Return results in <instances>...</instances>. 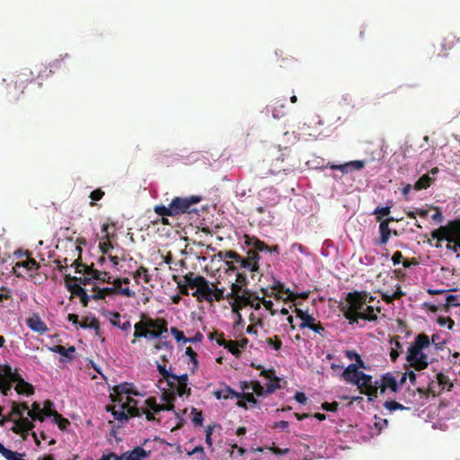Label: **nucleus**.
<instances>
[{
	"label": "nucleus",
	"instance_id": "obj_1",
	"mask_svg": "<svg viewBox=\"0 0 460 460\" xmlns=\"http://www.w3.org/2000/svg\"><path fill=\"white\" fill-rule=\"evenodd\" d=\"M172 279L184 295H189L190 288L194 289L192 296L199 301H220L226 297L225 288H219L218 282L210 284L203 276H196L193 272L187 273L183 279L173 275Z\"/></svg>",
	"mask_w": 460,
	"mask_h": 460
},
{
	"label": "nucleus",
	"instance_id": "obj_2",
	"mask_svg": "<svg viewBox=\"0 0 460 460\" xmlns=\"http://www.w3.org/2000/svg\"><path fill=\"white\" fill-rule=\"evenodd\" d=\"M235 277V282L231 284V292L226 294V297L231 305L232 312L241 316L240 311L243 308L259 309L261 298L243 288L247 285L245 273L237 272Z\"/></svg>",
	"mask_w": 460,
	"mask_h": 460
},
{
	"label": "nucleus",
	"instance_id": "obj_3",
	"mask_svg": "<svg viewBox=\"0 0 460 460\" xmlns=\"http://www.w3.org/2000/svg\"><path fill=\"white\" fill-rule=\"evenodd\" d=\"M373 301V296L367 291H353L347 294L339 307L343 316H376L374 306L369 305Z\"/></svg>",
	"mask_w": 460,
	"mask_h": 460
},
{
	"label": "nucleus",
	"instance_id": "obj_4",
	"mask_svg": "<svg viewBox=\"0 0 460 460\" xmlns=\"http://www.w3.org/2000/svg\"><path fill=\"white\" fill-rule=\"evenodd\" d=\"M429 347L430 340L429 336L421 333L416 336L414 342L409 348L406 359L416 370H422L428 367L429 358L423 350Z\"/></svg>",
	"mask_w": 460,
	"mask_h": 460
},
{
	"label": "nucleus",
	"instance_id": "obj_5",
	"mask_svg": "<svg viewBox=\"0 0 460 460\" xmlns=\"http://www.w3.org/2000/svg\"><path fill=\"white\" fill-rule=\"evenodd\" d=\"M431 237L437 239L438 243L447 241V250L455 253L460 251V225L456 219L449 221L446 226L433 230Z\"/></svg>",
	"mask_w": 460,
	"mask_h": 460
},
{
	"label": "nucleus",
	"instance_id": "obj_6",
	"mask_svg": "<svg viewBox=\"0 0 460 460\" xmlns=\"http://www.w3.org/2000/svg\"><path fill=\"white\" fill-rule=\"evenodd\" d=\"M166 332L167 323L164 318H141V321L135 324L134 336L152 340L159 338Z\"/></svg>",
	"mask_w": 460,
	"mask_h": 460
},
{
	"label": "nucleus",
	"instance_id": "obj_7",
	"mask_svg": "<svg viewBox=\"0 0 460 460\" xmlns=\"http://www.w3.org/2000/svg\"><path fill=\"white\" fill-rule=\"evenodd\" d=\"M300 165V161L288 147L280 150V155L275 158L270 164L271 174H288L294 172Z\"/></svg>",
	"mask_w": 460,
	"mask_h": 460
},
{
	"label": "nucleus",
	"instance_id": "obj_8",
	"mask_svg": "<svg viewBox=\"0 0 460 460\" xmlns=\"http://www.w3.org/2000/svg\"><path fill=\"white\" fill-rule=\"evenodd\" d=\"M174 399L172 394L168 393L163 394V400L166 401V404H159L156 402L155 397H148L145 400L144 409H142V412L146 415V419L148 421H157L160 420L155 418V414L159 413L162 411H172L174 409V404L172 401Z\"/></svg>",
	"mask_w": 460,
	"mask_h": 460
},
{
	"label": "nucleus",
	"instance_id": "obj_9",
	"mask_svg": "<svg viewBox=\"0 0 460 460\" xmlns=\"http://www.w3.org/2000/svg\"><path fill=\"white\" fill-rule=\"evenodd\" d=\"M34 79L33 74L29 69H25L11 78L6 84V93L10 96V101H17L19 96L23 93L29 82Z\"/></svg>",
	"mask_w": 460,
	"mask_h": 460
},
{
	"label": "nucleus",
	"instance_id": "obj_10",
	"mask_svg": "<svg viewBox=\"0 0 460 460\" xmlns=\"http://www.w3.org/2000/svg\"><path fill=\"white\" fill-rule=\"evenodd\" d=\"M119 403V406L114 405L112 408H111L114 419L119 421L128 420V415L132 417H139L144 415L142 412L144 406L137 407V402L134 399L127 398V401H123L122 402ZM108 411H110V408H108Z\"/></svg>",
	"mask_w": 460,
	"mask_h": 460
},
{
	"label": "nucleus",
	"instance_id": "obj_11",
	"mask_svg": "<svg viewBox=\"0 0 460 460\" xmlns=\"http://www.w3.org/2000/svg\"><path fill=\"white\" fill-rule=\"evenodd\" d=\"M261 376L267 378L270 382L266 385V388H264L259 381H253L249 384L250 389L252 391V393H253V394H255L257 396H263L265 394L274 393L278 388L280 387V378L275 376L273 369H262Z\"/></svg>",
	"mask_w": 460,
	"mask_h": 460
},
{
	"label": "nucleus",
	"instance_id": "obj_12",
	"mask_svg": "<svg viewBox=\"0 0 460 460\" xmlns=\"http://www.w3.org/2000/svg\"><path fill=\"white\" fill-rule=\"evenodd\" d=\"M31 252L29 251H22L18 250L14 252V255L17 259H20L13 266V272L17 277L22 276V272L18 271L20 268H22L24 271L30 275V277H33L34 273L39 270L40 268V263L33 258L31 257Z\"/></svg>",
	"mask_w": 460,
	"mask_h": 460
},
{
	"label": "nucleus",
	"instance_id": "obj_13",
	"mask_svg": "<svg viewBox=\"0 0 460 460\" xmlns=\"http://www.w3.org/2000/svg\"><path fill=\"white\" fill-rule=\"evenodd\" d=\"M111 283L113 287L111 288H93L91 296L93 300L102 299L105 300L106 303L113 300L118 296L119 290L123 287V284H129V279L127 278L116 279Z\"/></svg>",
	"mask_w": 460,
	"mask_h": 460
},
{
	"label": "nucleus",
	"instance_id": "obj_14",
	"mask_svg": "<svg viewBox=\"0 0 460 460\" xmlns=\"http://www.w3.org/2000/svg\"><path fill=\"white\" fill-rule=\"evenodd\" d=\"M75 249L79 251L78 258L72 263V266L75 269V272H84L86 275H90L94 280L111 283V277L108 272L94 269L93 264L90 266L84 264L81 261L82 249L79 247Z\"/></svg>",
	"mask_w": 460,
	"mask_h": 460
},
{
	"label": "nucleus",
	"instance_id": "obj_15",
	"mask_svg": "<svg viewBox=\"0 0 460 460\" xmlns=\"http://www.w3.org/2000/svg\"><path fill=\"white\" fill-rule=\"evenodd\" d=\"M201 198L195 195L190 197H175L170 202L171 208H172L174 217H178L185 213H190L191 206L198 204Z\"/></svg>",
	"mask_w": 460,
	"mask_h": 460
},
{
	"label": "nucleus",
	"instance_id": "obj_16",
	"mask_svg": "<svg viewBox=\"0 0 460 460\" xmlns=\"http://www.w3.org/2000/svg\"><path fill=\"white\" fill-rule=\"evenodd\" d=\"M372 379V376L362 372L358 377V383L355 384L361 394L368 396L369 401H373L376 398L378 393V380L373 382Z\"/></svg>",
	"mask_w": 460,
	"mask_h": 460
},
{
	"label": "nucleus",
	"instance_id": "obj_17",
	"mask_svg": "<svg viewBox=\"0 0 460 460\" xmlns=\"http://www.w3.org/2000/svg\"><path fill=\"white\" fill-rule=\"evenodd\" d=\"M19 376L9 365L0 366V390L4 396L11 391L12 384L19 380Z\"/></svg>",
	"mask_w": 460,
	"mask_h": 460
},
{
	"label": "nucleus",
	"instance_id": "obj_18",
	"mask_svg": "<svg viewBox=\"0 0 460 460\" xmlns=\"http://www.w3.org/2000/svg\"><path fill=\"white\" fill-rule=\"evenodd\" d=\"M378 390L381 394H385L387 390L396 393L399 390V384L395 373L387 372L384 374L378 380Z\"/></svg>",
	"mask_w": 460,
	"mask_h": 460
},
{
	"label": "nucleus",
	"instance_id": "obj_19",
	"mask_svg": "<svg viewBox=\"0 0 460 460\" xmlns=\"http://www.w3.org/2000/svg\"><path fill=\"white\" fill-rule=\"evenodd\" d=\"M131 394H137V392L134 391L133 384L123 383L114 388V393L111 394V397L114 402H122L127 401V398L131 399L129 397Z\"/></svg>",
	"mask_w": 460,
	"mask_h": 460
},
{
	"label": "nucleus",
	"instance_id": "obj_20",
	"mask_svg": "<svg viewBox=\"0 0 460 460\" xmlns=\"http://www.w3.org/2000/svg\"><path fill=\"white\" fill-rule=\"evenodd\" d=\"M261 257L256 251L250 247V250L247 252V256L243 258V269H245L251 272L258 271L260 265L259 261Z\"/></svg>",
	"mask_w": 460,
	"mask_h": 460
},
{
	"label": "nucleus",
	"instance_id": "obj_21",
	"mask_svg": "<svg viewBox=\"0 0 460 460\" xmlns=\"http://www.w3.org/2000/svg\"><path fill=\"white\" fill-rule=\"evenodd\" d=\"M272 289L278 292V296H276V299H282L284 304H288V302L295 301V294L291 292L288 288H285L283 283L277 281Z\"/></svg>",
	"mask_w": 460,
	"mask_h": 460
},
{
	"label": "nucleus",
	"instance_id": "obj_22",
	"mask_svg": "<svg viewBox=\"0 0 460 460\" xmlns=\"http://www.w3.org/2000/svg\"><path fill=\"white\" fill-rule=\"evenodd\" d=\"M361 373V371L358 370L357 364H349L343 371L342 377L348 383L354 385L358 383V377L360 376Z\"/></svg>",
	"mask_w": 460,
	"mask_h": 460
},
{
	"label": "nucleus",
	"instance_id": "obj_23",
	"mask_svg": "<svg viewBox=\"0 0 460 460\" xmlns=\"http://www.w3.org/2000/svg\"><path fill=\"white\" fill-rule=\"evenodd\" d=\"M69 321H73L75 324H79L82 328H93L95 330L96 334L99 333V322L97 318H68Z\"/></svg>",
	"mask_w": 460,
	"mask_h": 460
},
{
	"label": "nucleus",
	"instance_id": "obj_24",
	"mask_svg": "<svg viewBox=\"0 0 460 460\" xmlns=\"http://www.w3.org/2000/svg\"><path fill=\"white\" fill-rule=\"evenodd\" d=\"M70 289L73 295L80 298L84 305H87L88 302L91 299H93L91 296L92 293L88 294V291L78 284H75L73 287H70ZM90 292H92V290Z\"/></svg>",
	"mask_w": 460,
	"mask_h": 460
},
{
	"label": "nucleus",
	"instance_id": "obj_25",
	"mask_svg": "<svg viewBox=\"0 0 460 460\" xmlns=\"http://www.w3.org/2000/svg\"><path fill=\"white\" fill-rule=\"evenodd\" d=\"M218 257L222 260H231L230 261H234V264H237L239 268L243 269V257L238 254L234 251H221L218 252Z\"/></svg>",
	"mask_w": 460,
	"mask_h": 460
},
{
	"label": "nucleus",
	"instance_id": "obj_26",
	"mask_svg": "<svg viewBox=\"0 0 460 460\" xmlns=\"http://www.w3.org/2000/svg\"><path fill=\"white\" fill-rule=\"evenodd\" d=\"M15 383L16 385L14 389L19 394H25L29 396L34 394L33 385L24 381V379L21 376H19V380H17Z\"/></svg>",
	"mask_w": 460,
	"mask_h": 460
},
{
	"label": "nucleus",
	"instance_id": "obj_27",
	"mask_svg": "<svg viewBox=\"0 0 460 460\" xmlns=\"http://www.w3.org/2000/svg\"><path fill=\"white\" fill-rule=\"evenodd\" d=\"M154 211L158 216L162 217V218L160 219V222L163 225H169V221L166 218V217H174L172 208H171V203L169 204L168 207H165L164 205H156L154 208Z\"/></svg>",
	"mask_w": 460,
	"mask_h": 460
},
{
	"label": "nucleus",
	"instance_id": "obj_28",
	"mask_svg": "<svg viewBox=\"0 0 460 460\" xmlns=\"http://www.w3.org/2000/svg\"><path fill=\"white\" fill-rule=\"evenodd\" d=\"M246 240H245V243L247 246L252 248L254 251H256V252H268V249H269V245L266 244L264 242L259 240L257 237L255 236H252V237H250V236H245Z\"/></svg>",
	"mask_w": 460,
	"mask_h": 460
},
{
	"label": "nucleus",
	"instance_id": "obj_29",
	"mask_svg": "<svg viewBox=\"0 0 460 460\" xmlns=\"http://www.w3.org/2000/svg\"><path fill=\"white\" fill-rule=\"evenodd\" d=\"M26 324L32 331L40 334L45 333L48 331V327L40 318H26Z\"/></svg>",
	"mask_w": 460,
	"mask_h": 460
},
{
	"label": "nucleus",
	"instance_id": "obj_30",
	"mask_svg": "<svg viewBox=\"0 0 460 460\" xmlns=\"http://www.w3.org/2000/svg\"><path fill=\"white\" fill-rule=\"evenodd\" d=\"M18 422L25 429L26 434L30 431H31V436L33 437L35 443L39 446L40 444V439L38 438V436L35 432H33V429L35 428V425L33 423L34 420L31 419L29 420L28 418H24L23 415H21L17 419Z\"/></svg>",
	"mask_w": 460,
	"mask_h": 460
},
{
	"label": "nucleus",
	"instance_id": "obj_31",
	"mask_svg": "<svg viewBox=\"0 0 460 460\" xmlns=\"http://www.w3.org/2000/svg\"><path fill=\"white\" fill-rule=\"evenodd\" d=\"M380 239L378 243L385 245L387 243L391 236V229L389 228L388 220H382L379 224Z\"/></svg>",
	"mask_w": 460,
	"mask_h": 460
},
{
	"label": "nucleus",
	"instance_id": "obj_32",
	"mask_svg": "<svg viewBox=\"0 0 460 460\" xmlns=\"http://www.w3.org/2000/svg\"><path fill=\"white\" fill-rule=\"evenodd\" d=\"M21 415H22V411L19 409L18 402H12V410L5 418L0 419V426H4L7 420L13 421L17 420Z\"/></svg>",
	"mask_w": 460,
	"mask_h": 460
},
{
	"label": "nucleus",
	"instance_id": "obj_33",
	"mask_svg": "<svg viewBox=\"0 0 460 460\" xmlns=\"http://www.w3.org/2000/svg\"><path fill=\"white\" fill-rule=\"evenodd\" d=\"M302 320L300 326L301 327H308L314 331L315 332L322 334L324 332V328L321 325L320 323H316V318H300Z\"/></svg>",
	"mask_w": 460,
	"mask_h": 460
},
{
	"label": "nucleus",
	"instance_id": "obj_34",
	"mask_svg": "<svg viewBox=\"0 0 460 460\" xmlns=\"http://www.w3.org/2000/svg\"><path fill=\"white\" fill-rule=\"evenodd\" d=\"M125 454H127V456L124 460H143L147 456L146 451L141 447H137L132 451L126 452Z\"/></svg>",
	"mask_w": 460,
	"mask_h": 460
},
{
	"label": "nucleus",
	"instance_id": "obj_35",
	"mask_svg": "<svg viewBox=\"0 0 460 460\" xmlns=\"http://www.w3.org/2000/svg\"><path fill=\"white\" fill-rule=\"evenodd\" d=\"M28 417L32 420L43 421L42 408L39 402H34L31 404V409L28 410Z\"/></svg>",
	"mask_w": 460,
	"mask_h": 460
},
{
	"label": "nucleus",
	"instance_id": "obj_36",
	"mask_svg": "<svg viewBox=\"0 0 460 460\" xmlns=\"http://www.w3.org/2000/svg\"><path fill=\"white\" fill-rule=\"evenodd\" d=\"M434 179L431 178L428 173L423 174L414 184L413 189L416 190H425L430 186Z\"/></svg>",
	"mask_w": 460,
	"mask_h": 460
},
{
	"label": "nucleus",
	"instance_id": "obj_37",
	"mask_svg": "<svg viewBox=\"0 0 460 460\" xmlns=\"http://www.w3.org/2000/svg\"><path fill=\"white\" fill-rule=\"evenodd\" d=\"M50 350L58 353L61 356H64L66 358H71L72 354L75 351V349L74 346H70L69 348H65L62 345H55L52 348H50Z\"/></svg>",
	"mask_w": 460,
	"mask_h": 460
},
{
	"label": "nucleus",
	"instance_id": "obj_38",
	"mask_svg": "<svg viewBox=\"0 0 460 460\" xmlns=\"http://www.w3.org/2000/svg\"><path fill=\"white\" fill-rule=\"evenodd\" d=\"M158 371L163 376V378L167 382L169 387L173 390L174 389V382L172 381V379H175V375L170 373L166 370L165 366L158 365L157 366Z\"/></svg>",
	"mask_w": 460,
	"mask_h": 460
},
{
	"label": "nucleus",
	"instance_id": "obj_39",
	"mask_svg": "<svg viewBox=\"0 0 460 460\" xmlns=\"http://www.w3.org/2000/svg\"><path fill=\"white\" fill-rule=\"evenodd\" d=\"M261 304H262L266 310H268L271 315H274L281 307V302L279 299H277V303H273L270 300H265L264 298L261 299Z\"/></svg>",
	"mask_w": 460,
	"mask_h": 460
},
{
	"label": "nucleus",
	"instance_id": "obj_40",
	"mask_svg": "<svg viewBox=\"0 0 460 460\" xmlns=\"http://www.w3.org/2000/svg\"><path fill=\"white\" fill-rule=\"evenodd\" d=\"M53 407H54V403L51 401L46 400L44 402V407L42 408L43 419L45 417H50V416L59 417V413L55 409H53Z\"/></svg>",
	"mask_w": 460,
	"mask_h": 460
},
{
	"label": "nucleus",
	"instance_id": "obj_41",
	"mask_svg": "<svg viewBox=\"0 0 460 460\" xmlns=\"http://www.w3.org/2000/svg\"><path fill=\"white\" fill-rule=\"evenodd\" d=\"M404 295V293L402 291L401 287L397 285L396 290L393 291L392 293L385 292L382 295L383 299L387 302L391 303L395 299H399Z\"/></svg>",
	"mask_w": 460,
	"mask_h": 460
},
{
	"label": "nucleus",
	"instance_id": "obj_42",
	"mask_svg": "<svg viewBox=\"0 0 460 460\" xmlns=\"http://www.w3.org/2000/svg\"><path fill=\"white\" fill-rule=\"evenodd\" d=\"M308 295L309 293L308 292H303L299 295H295V301L293 302H288V306L289 308H291L292 306H295V310L296 312V316H311L310 314H308L307 313H304L301 309H299L297 307V304H296V299L297 298H303V299H305L308 297Z\"/></svg>",
	"mask_w": 460,
	"mask_h": 460
},
{
	"label": "nucleus",
	"instance_id": "obj_43",
	"mask_svg": "<svg viewBox=\"0 0 460 460\" xmlns=\"http://www.w3.org/2000/svg\"><path fill=\"white\" fill-rule=\"evenodd\" d=\"M241 388L243 390L242 393L235 392L234 389H232L230 386L226 387V392L230 394V398H238L242 399V394H244L245 391L250 390V385L247 382H242L241 383Z\"/></svg>",
	"mask_w": 460,
	"mask_h": 460
},
{
	"label": "nucleus",
	"instance_id": "obj_44",
	"mask_svg": "<svg viewBox=\"0 0 460 460\" xmlns=\"http://www.w3.org/2000/svg\"><path fill=\"white\" fill-rule=\"evenodd\" d=\"M438 385L441 387V390H450L453 386V384L450 382L447 376L444 375L443 373H438L436 376Z\"/></svg>",
	"mask_w": 460,
	"mask_h": 460
},
{
	"label": "nucleus",
	"instance_id": "obj_45",
	"mask_svg": "<svg viewBox=\"0 0 460 460\" xmlns=\"http://www.w3.org/2000/svg\"><path fill=\"white\" fill-rule=\"evenodd\" d=\"M191 415L192 419L191 421L194 424L195 427H202L204 417L201 411L198 410L197 408L192 407L191 409Z\"/></svg>",
	"mask_w": 460,
	"mask_h": 460
},
{
	"label": "nucleus",
	"instance_id": "obj_46",
	"mask_svg": "<svg viewBox=\"0 0 460 460\" xmlns=\"http://www.w3.org/2000/svg\"><path fill=\"white\" fill-rule=\"evenodd\" d=\"M81 273L84 275V277L71 278L69 275H66V277H65L66 282L68 283L69 281H79L80 284H83L84 286L89 285L91 283V281L93 279V278H92L90 275L84 274V272H81Z\"/></svg>",
	"mask_w": 460,
	"mask_h": 460
},
{
	"label": "nucleus",
	"instance_id": "obj_47",
	"mask_svg": "<svg viewBox=\"0 0 460 460\" xmlns=\"http://www.w3.org/2000/svg\"><path fill=\"white\" fill-rule=\"evenodd\" d=\"M284 101H286V100L284 99ZM282 102H283V100H280V99H276L273 101V103L271 106V112H272V116L276 119H279L284 115V112H280L279 111V108L285 107Z\"/></svg>",
	"mask_w": 460,
	"mask_h": 460
},
{
	"label": "nucleus",
	"instance_id": "obj_48",
	"mask_svg": "<svg viewBox=\"0 0 460 460\" xmlns=\"http://www.w3.org/2000/svg\"><path fill=\"white\" fill-rule=\"evenodd\" d=\"M140 278H142L144 279V282L146 284L150 281V276L148 274V270L144 266H140L134 274V279L136 280H137Z\"/></svg>",
	"mask_w": 460,
	"mask_h": 460
},
{
	"label": "nucleus",
	"instance_id": "obj_49",
	"mask_svg": "<svg viewBox=\"0 0 460 460\" xmlns=\"http://www.w3.org/2000/svg\"><path fill=\"white\" fill-rule=\"evenodd\" d=\"M390 212H391V207H389V206H386V207H377L374 210L373 214L376 216V220L377 221H382L381 220V217L388 216L390 214Z\"/></svg>",
	"mask_w": 460,
	"mask_h": 460
},
{
	"label": "nucleus",
	"instance_id": "obj_50",
	"mask_svg": "<svg viewBox=\"0 0 460 460\" xmlns=\"http://www.w3.org/2000/svg\"><path fill=\"white\" fill-rule=\"evenodd\" d=\"M225 349H227L229 352H231L236 358H239L241 355V350L237 346L236 341H228Z\"/></svg>",
	"mask_w": 460,
	"mask_h": 460
},
{
	"label": "nucleus",
	"instance_id": "obj_51",
	"mask_svg": "<svg viewBox=\"0 0 460 460\" xmlns=\"http://www.w3.org/2000/svg\"><path fill=\"white\" fill-rule=\"evenodd\" d=\"M103 196H104V191L102 189L98 188V189L93 190L89 196L90 199H92V201L90 202V206L91 207L95 206V201L102 199Z\"/></svg>",
	"mask_w": 460,
	"mask_h": 460
},
{
	"label": "nucleus",
	"instance_id": "obj_52",
	"mask_svg": "<svg viewBox=\"0 0 460 460\" xmlns=\"http://www.w3.org/2000/svg\"><path fill=\"white\" fill-rule=\"evenodd\" d=\"M384 406L386 410H388L390 411L406 409V407H404L402 404H401L395 401H386V402H385Z\"/></svg>",
	"mask_w": 460,
	"mask_h": 460
},
{
	"label": "nucleus",
	"instance_id": "obj_53",
	"mask_svg": "<svg viewBox=\"0 0 460 460\" xmlns=\"http://www.w3.org/2000/svg\"><path fill=\"white\" fill-rule=\"evenodd\" d=\"M106 241L102 242L99 243V249L103 254H106L109 250L112 249L113 246L111 243L110 242V235L109 234H105Z\"/></svg>",
	"mask_w": 460,
	"mask_h": 460
},
{
	"label": "nucleus",
	"instance_id": "obj_54",
	"mask_svg": "<svg viewBox=\"0 0 460 460\" xmlns=\"http://www.w3.org/2000/svg\"><path fill=\"white\" fill-rule=\"evenodd\" d=\"M12 301V292L7 288L2 287L0 288V302H8Z\"/></svg>",
	"mask_w": 460,
	"mask_h": 460
},
{
	"label": "nucleus",
	"instance_id": "obj_55",
	"mask_svg": "<svg viewBox=\"0 0 460 460\" xmlns=\"http://www.w3.org/2000/svg\"><path fill=\"white\" fill-rule=\"evenodd\" d=\"M434 345L436 349H442L446 341L441 340L438 334H433L431 337L430 344Z\"/></svg>",
	"mask_w": 460,
	"mask_h": 460
},
{
	"label": "nucleus",
	"instance_id": "obj_56",
	"mask_svg": "<svg viewBox=\"0 0 460 460\" xmlns=\"http://www.w3.org/2000/svg\"><path fill=\"white\" fill-rule=\"evenodd\" d=\"M176 391L177 394L179 396H182L184 394H190V388H188L187 387V385H182V384H176V385L174 386V389L173 391Z\"/></svg>",
	"mask_w": 460,
	"mask_h": 460
},
{
	"label": "nucleus",
	"instance_id": "obj_57",
	"mask_svg": "<svg viewBox=\"0 0 460 460\" xmlns=\"http://www.w3.org/2000/svg\"><path fill=\"white\" fill-rule=\"evenodd\" d=\"M242 399L245 400L246 402L252 404V406H258V401L255 399L253 393L245 391L244 394H242Z\"/></svg>",
	"mask_w": 460,
	"mask_h": 460
},
{
	"label": "nucleus",
	"instance_id": "obj_58",
	"mask_svg": "<svg viewBox=\"0 0 460 460\" xmlns=\"http://www.w3.org/2000/svg\"><path fill=\"white\" fill-rule=\"evenodd\" d=\"M54 420L58 425V428L62 430L66 429L70 424L69 420L66 418H63L61 414H59V417H54Z\"/></svg>",
	"mask_w": 460,
	"mask_h": 460
},
{
	"label": "nucleus",
	"instance_id": "obj_59",
	"mask_svg": "<svg viewBox=\"0 0 460 460\" xmlns=\"http://www.w3.org/2000/svg\"><path fill=\"white\" fill-rule=\"evenodd\" d=\"M185 354L188 357H190V358L191 362L193 363L194 367H198V358H197L198 355L193 350V349L191 347H187Z\"/></svg>",
	"mask_w": 460,
	"mask_h": 460
},
{
	"label": "nucleus",
	"instance_id": "obj_60",
	"mask_svg": "<svg viewBox=\"0 0 460 460\" xmlns=\"http://www.w3.org/2000/svg\"><path fill=\"white\" fill-rule=\"evenodd\" d=\"M375 423L374 426L381 431L383 429L386 428L388 425V420L386 419L378 418L377 416H375Z\"/></svg>",
	"mask_w": 460,
	"mask_h": 460
},
{
	"label": "nucleus",
	"instance_id": "obj_61",
	"mask_svg": "<svg viewBox=\"0 0 460 460\" xmlns=\"http://www.w3.org/2000/svg\"><path fill=\"white\" fill-rule=\"evenodd\" d=\"M447 305L448 306L460 305V296L456 295H448L447 296Z\"/></svg>",
	"mask_w": 460,
	"mask_h": 460
},
{
	"label": "nucleus",
	"instance_id": "obj_62",
	"mask_svg": "<svg viewBox=\"0 0 460 460\" xmlns=\"http://www.w3.org/2000/svg\"><path fill=\"white\" fill-rule=\"evenodd\" d=\"M171 333L174 336L177 341H182L183 342H185L186 337L183 332L178 330L176 327H172Z\"/></svg>",
	"mask_w": 460,
	"mask_h": 460
},
{
	"label": "nucleus",
	"instance_id": "obj_63",
	"mask_svg": "<svg viewBox=\"0 0 460 460\" xmlns=\"http://www.w3.org/2000/svg\"><path fill=\"white\" fill-rule=\"evenodd\" d=\"M348 164L350 170H361L365 166V161L354 160L348 162Z\"/></svg>",
	"mask_w": 460,
	"mask_h": 460
},
{
	"label": "nucleus",
	"instance_id": "obj_64",
	"mask_svg": "<svg viewBox=\"0 0 460 460\" xmlns=\"http://www.w3.org/2000/svg\"><path fill=\"white\" fill-rule=\"evenodd\" d=\"M14 425L11 428V430L17 434V435H22L23 433H26L25 429L18 422L17 420L13 421Z\"/></svg>",
	"mask_w": 460,
	"mask_h": 460
}]
</instances>
